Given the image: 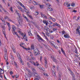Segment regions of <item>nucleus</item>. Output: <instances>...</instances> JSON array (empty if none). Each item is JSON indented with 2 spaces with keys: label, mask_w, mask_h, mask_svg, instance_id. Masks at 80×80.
<instances>
[{
  "label": "nucleus",
  "mask_w": 80,
  "mask_h": 80,
  "mask_svg": "<svg viewBox=\"0 0 80 80\" xmlns=\"http://www.w3.org/2000/svg\"><path fill=\"white\" fill-rule=\"evenodd\" d=\"M44 75H45V76H48V75L47 74V73H44Z\"/></svg>",
  "instance_id": "obj_61"
},
{
  "label": "nucleus",
  "mask_w": 80,
  "mask_h": 80,
  "mask_svg": "<svg viewBox=\"0 0 80 80\" xmlns=\"http://www.w3.org/2000/svg\"><path fill=\"white\" fill-rule=\"evenodd\" d=\"M39 7L41 8V9H42L43 8V5H39Z\"/></svg>",
  "instance_id": "obj_31"
},
{
  "label": "nucleus",
  "mask_w": 80,
  "mask_h": 80,
  "mask_svg": "<svg viewBox=\"0 0 80 80\" xmlns=\"http://www.w3.org/2000/svg\"><path fill=\"white\" fill-rule=\"evenodd\" d=\"M12 31H15V30H16V28H15V27L14 25H13L12 26Z\"/></svg>",
  "instance_id": "obj_17"
},
{
  "label": "nucleus",
  "mask_w": 80,
  "mask_h": 80,
  "mask_svg": "<svg viewBox=\"0 0 80 80\" xmlns=\"http://www.w3.org/2000/svg\"><path fill=\"white\" fill-rule=\"evenodd\" d=\"M38 67V68H39V69H40V70H43V68L41 67H40V66H39V67Z\"/></svg>",
  "instance_id": "obj_37"
},
{
  "label": "nucleus",
  "mask_w": 80,
  "mask_h": 80,
  "mask_svg": "<svg viewBox=\"0 0 80 80\" xmlns=\"http://www.w3.org/2000/svg\"><path fill=\"white\" fill-rule=\"evenodd\" d=\"M62 33L63 34H65V31H62Z\"/></svg>",
  "instance_id": "obj_58"
},
{
  "label": "nucleus",
  "mask_w": 80,
  "mask_h": 80,
  "mask_svg": "<svg viewBox=\"0 0 80 80\" xmlns=\"http://www.w3.org/2000/svg\"><path fill=\"white\" fill-rule=\"evenodd\" d=\"M48 10H49V11H52V10H53V9L51 8H48Z\"/></svg>",
  "instance_id": "obj_27"
},
{
  "label": "nucleus",
  "mask_w": 80,
  "mask_h": 80,
  "mask_svg": "<svg viewBox=\"0 0 80 80\" xmlns=\"http://www.w3.org/2000/svg\"><path fill=\"white\" fill-rule=\"evenodd\" d=\"M47 23H48L49 25H51L52 24V23L50 21H47Z\"/></svg>",
  "instance_id": "obj_33"
},
{
  "label": "nucleus",
  "mask_w": 80,
  "mask_h": 80,
  "mask_svg": "<svg viewBox=\"0 0 80 80\" xmlns=\"http://www.w3.org/2000/svg\"><path fill=\"white\" fill-rule=\"evenodd\" d=\"M1 28H2V32L3 33L5 32V26H1Z\"/></svg>",
  "instance_id": "obj_10"
},
{
  "label": "nucleus",
  "mask_w": 80,
  "mask_h": 80,
  "mask_svg": "<svg viewBox=\"0 0 80 80\" xmlns=\"http://www.w3.org/2000/svg\"><path fill=\"white\" fill-rule=\"evenodd\" d=\"M76 18H77V17L76 16H74L73 17V19H76Z\"/></svg>",
  "instance_id": "obj_63"
},
{
  "label": "nucleus",
  "mask_w": 80,
  "mask_h": 80,
  "mask_svg": "<svg viewBox=\"0 0 80 80\" xmlns=\"http://www.w3.org/2000/svg\"><path fill=\"white\" fill-rule=\"evenodd\" d=\"M4 73V70L3 71H0V74H3Z\"/></svg>",
  "instance_id": "obj_30"
},
{
  "label": "nucleus",
  "mask_w": 80,
  "mask_h": 80,
  "mask_svg": "<svg viewBox=\"0 0 80 80\" xmlns=\"http://www.w3.org/2000/svg\"><path fill=\"white\" fill-rule=\"evenodd\" d=\"M44 60L45 61V67L46 68H47L48 67V65L47 64V60L46 58H44Z\"/></svg>",
  "instance_id": "obj_5"
},
{
  "label": "nucleus",
  "mask_w": 80,
  "mask_h": 80,
  "mask_svg": "<svg viewBox=\"0 0 80 80\" xmlns=\"http://www.w3.org/2000/svg\"><path fill=\"white\" fill-rule=\"evenodd\" d=\"M78 19H76V21H78V20H79V19L80 18V17H78L77 18Z\"/></svg>",
  "instance_id": "obj_57"
},
{
  "label": "nucleus",
  "mask_w": 80,
  "mask_h": 80,
  "mask_svg": "<svg viewBox=\"0 0 80 80\" xmlns=\"http://www.w3.org/2000/svg\"><path fill=\"white\" fill-rule=\"evenodd\" d=\"M31 48L32 50H33H33H34V45H31Z\"/></svg>",
  "instance_id": "obj_28"
},
{
  "label": "nucleus",
  "mask_w": 80,
  "mask_h": 80,
  "mask_svg": "<svg viewBox=\"0 0 80 80\" xmlns=\"http://www.w3.org/2000/svg\"><path fill=\"white\" fill-rule=\"evenodd\" d=\"M27 65L28 67H29V68H30V63L28 62L27 63Z\"/></svg>",
  "instance_id": "obj_34"
},
{
  "label": "nucleus",
  "mask_w": 80,
  "mask_h": 80,
  "mask_svg": "<svg viewBox=\"0 0 80 80\" xmlns=\"http://www.w3.org/2000/svg\"><path fill=\"white\" fill-rule=\"evenodd\" d=\"M10 10L11 12H13V8H12V7L10 8Z\"/></svg>",
  "instance_id": "obj_51"
},
{
  "label": "nucleus",
  "mask_w": 80,
  "mask_h": 80,
  "mask_svg": "<svg viewBox=\"0 0 80 80\" xmlns=\"http://www.w3.org/2000/svg\"><path fill=\"white\" fill-rule=\"evenodd\" d=\"M3 33L6 38V39H7V37H6V34L5 33V32H3Z\"/></svg>",
  "instance_id": "obj_41"
},
{
  "label": "nucleus",
  "mask_w": 80,
  "mask_h": 80,
  "mask_svg": "<svg viewBox=\"0 0 80 80\" xmlns=\"http://www.w3.org/2000/svg\"><path fill=\"white\" fill-rule=\"evenodd\" d=\"M28 35H29V36H32V34L31 33V31H30V30L29 32H28Z\"/></svg>",
  "instance_id": "obj_20"
},
{
  "label": "nucleus",
  "mask_w": 80,
  "mask_h": 80,
  "mask_svg": "<svg viewBox=\"0 0 80 80\" xmlns=\"http://www.w3.org/2000/svg\"><path fill=\"white\" fill-rule=\"evenodd\" d=\"M20 6H21V7H23L24 5H23V4L21 3H20Z\"/></svg>",
  "instance_id": "obj_46"
},
{
  "label": "nucleus",
  "mask_w": 80,
  "mask_h": 80,
  "mask_svg": "<svg viewBox=\"0 0 80 80\" xmlns=\"http://www.w3.org/2000/svg\"><path fill=\"white\" fill-rule=\"evenodd\" d=\"M23 38H24V40H25L27 42H28V39H27V37L26 36V34H24L23 36Z\"/></svg>",
  "instance_id": "obj_11"
},
{
  "label": "nucleus",
  "mask_w": 80,
  "mask_h": 80,
  "mask_svg": "<svg viewBox=\"0 0 80 80\" xmlns=\"http://www.w3.org/2000/svg\"><path fill=\"white\" fill-rule=\"evenodd\" d=\"M40 14L43 18H44L45 19H47V17L44 14H42V13L41 12Z\"/></svg>",
  "instance_id": "obj_8"
},
{
  "label": "nucleus",
  "mask_w": 80,
  "mask_h": 80,
  "mask_svg": "<svg viewBox=\"0 0 80 80\" xmlns=\"http://www.w3.org/2000/svg\"><path fill=\"white\" fill-rule=\"evenodd\" d=\"M33 52L34 55H38L39 54V51L38 49H36L35 50L34 49Z\"/></svg>",
  "instance_id": "obj_1"
},
{
  "label": "nucleus",
  "mask_w": 80,
  "mask_h": 80,
  "mask_svg": "<svg viewBox=\"0 0 80 80\" xmlns=\"http://www.w3.org/2000/svg\"><path fill=\"white\" fill-rule=\"evenodd\" d=\"M34 75L38 79H40V76L38 75H37V73H35Z\"/></svg>",
  "instance_id": "obj_14"
},
{
  "label": "nucleus",
  "mask_w": 80,
  "mask_h": 80,
  "mask_svg": "<svg viewBox=\"0 0 80 80\" xmlns=\"http://www.w3.org/2000/svg\"><path fill=\"white\" fill-rule=\"evenodd\" d=\"M10 75H12V74H13V72L11 71L10 72Z\"/></svg>",
  "instance_id": "obj_59"
},
{
  "label": "nucleus",
  "mask_w": 80,
  "mask_h": 80,
  "mask_svg": "<svg viewBox=\"0 0 80 80\" xmlns=\"http://www.w3.org/2000/svg\"><path fill=\"white\" fill-rule=\"evenodd\" d=\"M8 18H8V16H5L4 17V19H5V20H6V19H8Z\"/></svg>",
  "instance_id": "obj_35"
},
{
  "label": "nucleus",
  "mask_w": 80,
  "mask_h": 80,
  "mask_svg": "<svg viewBox=\"0 0 80 80\" xmlns=\"http://www.w3.org/2000/svg\"><path fill=\"white\" fill-rule=\"evenodd\" d=\"M45 38L47 40V41H48V38H47V37H45Z\"/></svg>",
  "instance_id": "obj_62"
},
{
  "label": "nucleus",
  "mask_w": 80,
  "mask_h": 80,
  "mask_svg": "<svg viewBox=\"0 0 80 80\" xmlns=\"http://www.w3.org/2000/svg\"><path fill=\"white\" fill-rule=\"evenodd\" d=\"M55 26H57V27H60V25L59 24H58L57 22L54 23L52 26L53 27H55Z\"/></svg>",
  "instance_id": "obj_6"
},
{
  "label": "nucleus",
  "mask_w": 80,
  "mask_h": 80,
  "mask_svg": "<svg viewBox=\"0 0 80 80\" xmlns=\"http://www.w3.org/2000/svg\"><path fill=\"white\" fill-rule=\"evenodd\" d=\"M5 52V55H7V49H5L4 50Z\"/></svg>",
  "instance_id": "obj_32"
},
{
  "label": "nucleus",
  "mask_w": 80,
  "mask_h": 80,
  "mask_svg": "<svg viewBox=\"0 0 80 80\" xmlns=\"http://www.w3.org/2000/svg\"><path fill=\"white\" fill-rule=\"evenodd\" d=\"M70 4H67V7H70Z\"/></svg>",
  "instance_id": "obj_49"
},
{
  "label": "nucleus",
  "mask_w": 80,
  "mask_h": 80,
  "mask_svg": "<svg viewBox=\"0 0 80 80\" xmlns=\"http://www.w3.org/2000/svg\"><path fill=\"white\" fill-rule=\"evenodd\" d=\"M25 12L26 13V14L28 16V13H30V12L27 9H25Z\"/></svg>",
  "instance_id": "obj_16"
},
{
  "label": "nucleus",
  "mask_w": 80,
  "mask_h": 80,
  "mask_svg": "<svg viewBox=\"0 0 80 80\" xmlns=\"http://www.w3.org/2000/svg\"><path fill=\"white\" fill-rule=\"evenodd\" d=\"M28 76L29 77H32V72H30V70L29 69H28Z\"/></svg>",
  "instance_id": "obj_9"
},
{
  "label": "nucleus",
  "mask_w": 80,
  "mask_h": 80,
  "mask_svg": "<svg viewBox=\"0 0 80 80\" xmlns=\"http://www.w3.org/2000/svg\"><path fill=\"white\" fill-rule=\"evenodd\" d=\"M51 58H52V60L54 62H55L56 63H57V60L55 58V57H51Z\"/></svg>",
  "instance_id": "obj_7"
},
{
  "label": "nucleus",
  "mask_w": 80,
  "mask_h": 80,
  "mask_svg": "<svg viewBox=\"0 0 80 80\" xmlns=\"http://www.w3.org/2000/svg\"><path fill=\"white\" fill-rule=\"evenodd\" d=\"M33 64L34 66H37V67H38L39 65V64H38V62H34Z\"/></svg>",
  "instance_id": "obj_15"
},
{
  "label": "nucleus",
  "mask_w": 80,
  "mask_h": 80,
  "mask_svg": "<svg viewBox=\"0 0 80 80\" xmlns=\"http://www.w3.org/2000/svg\"><path fill=\"white\" fill-rule=\"evenodd\" d=\"M14 65L17 68V64L15 62H14Z\"/></svg>",
  "instance_id": "obj_48"
},
{
  "label": "nucleus",
  "mask_w": 80,
  "mask_h": 80,
  "mask_svg": "<svg viewBox=\"0 0 80 80\" xmlns=\"http://www.w3.org/2000/svg\"><path fill=\"white\" fill-rule=\"evenodd\" d=\"M29 62H30L31 63H32V64H33V63L34 62L33 61L32 62L31 61H29Z\"/></svg>",
  "instance_id": "obj_52"
},
{
  "label": "nucleus",
  "mask_w": 80,
  "mask_h": 80,
  "mask_svg": "<svg viewBox=\"0 0 80 80\" xmlns=\"http://www.w3.org/2000/svg\"><path fill=\"white\" fill-rule=\"evenodd\" d=\"M6 23L8 25V30L9 31H10V29H11V27H10V23L7 22Z\"/></svg>",
  "instance_id": "obj_12"
},
{
  "label": "nucleus",
  "mask_w": 80,
  "mask_h": 80,
  "mask_svg": "<svg viewBox=\"0 0 80 80\" xmlns=\"http://www.w3.org/2000/svg\"><path fill=\"white\" fill-rule=\"evenodd\" d=\"M64 37H65V38H69V36L67 34L64 35Z\"/></svg>",
  "instance_id": "obj_25"
},
{
  "label": "nucleus",
  "mask_w": 80,
  "mask_h": 80,
  "mask_svg": "<svg viewBox=\"0 0 80 80\" xmlns=\"http://www.w3.org/2000/svg\"><path fill=\"white\" fill-rule=\"evenodd\" d=\"M61 51L63 53V54H64V55L66 56V54H65V52H64V51H63V48H61Z\"/></svg>",
  "instance_id": "obj_22"
},
{
  "label": "nucleus",
  "mask_w": 80,
  "mask_h": 80,
  "mask_svg": "<svg viewBox=\"0 0 80 80\" xmlns=\"http://www.w3.org/2000/svg\"><path fill=\"white\" fill-rule=\"evenodd\" d=\"M74 52L76 53H77H77H78V52H77V49H75L74 51Z\"/></svg>",
  "instance_id": "obj_43"
},
{
  "label": "nucleus",
  "mask_w": 80,
  "mask_h": 80,
  "mask_svg": "<svg viewBox=\"0 0 80 80\" xmlns=\"http://www.w3.org/2000/svg\"><path fill=\"white\" fill-rule=\"evenodd\" d=\"M31 69L34 73H35V72H36V70H35V69L34 68H31Z\"/></svg>",
  "instance_id": "obj_24"
},
{
  "label": "nucleus",
  "mask_w": 80,
  "mask_h": 80,
  "mask_svg": "<svg viewBox=\"0 0 80 80\" xmlns=\"http://www.w3.org/2000/svg\"><path fill=\"white\" fill-rule=\"evenodd\" d=\"M8 20H9V21H10V22H13V21H12V20H11V19H10V18H8Z\"/></svg>",
  "instance_id": "obj_42"
},
{
  "label": "nucleus",
  "mask_w": 80,
  "mask_h": 80,
  "mask_svg": "<svg viewBox=\"0 0 80 80\" xmlns=\"http://www.w3.org/2000/svg\"><path fill=\"white\" fill-rule=\"evenodd\" d=\"M50 18L51 19V20H52L53 21V22H55V18H52V17H50V18Z\"/></svg>",
  "instance_id": "obj_21"
},
{
  "label": "nucleus",
  "mask_w": 80,
  "mask_h": 80,
  "mask_svg": "<svg viewBox=\"0 0 80 80\" xmlns=\"http://www.w3.org/2000/svg\"><path fill=\"white\" fill-rule=\"evenodd\" d=\"M49 34H50V33H48V32H47V33H46V35H47V36H48V37H49V36H50Z\"/></svg>",
  "instance_id": "obj_45"
},
{
  "label": "nucleus",
  "mask_w": 80,
  "mask_h": 80,
  "mask_svg": "<svg viewBox=\"0 0 80 80\" xmlns=\"http://www.w3.org/2000/svg\"><path fill=\"white\" fill-rule=\"evenodd\" d=\"M24 18H25V19H26V20L27 21H28V18H27V17H26L24 15Z\"/></svg>",
  "instance_id": "obj_36"
},
{
  "label": "nucleus",
  "mask_w": 80,
  "mask_h": 80,
  "mask_svg": "<svg viewBox=\"0 0 80 80\" xmlns=\"http://www.w3.org/2000/svg\"><path fill=\"white\" fill-rule=\"evenodd\" d=\"M38 13H38V11H37L35 12V14L36 15H38Z\"/></svg>",
  "instance_id": "obj_38"
},
{
  "label": "nucleus",
  "mask_w": 80,
  "mask_h": 80,
  "mask_svg": "<svg viewBox=\"0 0 80 80\" xmlns=\"http://www.w3.org/2000/svg\"><path fill=\"white\" fill-rule=\"evenodd\" d=\"M1 20H2V22L3 23V24L4 25H6V23L5 22V20H2V19H1Z\"/></svg>",
  "instance_id": "obj_19"
},
{
  "label": "nucleus",
  "mask_w": 80,
  "mask_h": 80,
  "mask_svg": "<svg viewBox=\"0 0 80 80\" xmlns=\"http://www.w3.org/2000/svg\"><path fill=\"white\" fill-rule=\"evenodd\" d=\"M48 30H49V28L47 27V32H48Z\"/></svg>",
  "instance_id": "obj_64"
},
{
  "label": "nucleus",
  "mask_w": 80,
  "mask_h": 80,
  "mask_svg": "<svg viewBox=\"0 0 80 80\" xmlns=\"http://www.w3.org/2000/svg\"><path fill=\"white\" fill-rule=\"evenodd\" d=\"M22 47L23 48H24V49H25L26 50H27V48H25L23 46H22Z\"/></svg>",
  "instance_id": "obj_44"
},
{
  "label": "nucleus",
  "mask_w": 80,
  "mask_h": 80,
  "mask_svg": "<svg viewBox=\"0 0 80 80\" xmlns=\"http://www.w3.org/2000/svg\"><path fill=\"white\" fill-rule=\"evenodd\" d=\"M44 46L46 48V49H47V50H50V49H49V48L47 47V46L45 44H43Z\"/></svg>",
  "instance_id": "obj_23"
},
{
  "label": "nucleus",
  "mask_w": 80,
  "mask_h": 80,
  "mask_svg": "<svg viewBox=\"0 0 80 80\" xmlns=\"http://www.w3.org/2000/svg\"><path fill=\"white\" fill-rule=\"evenodd\" d=\"M57 30V28H53V29H52V31L55 32V31H56Z\"/></svg>",
  "instance_id": "obj_40"
},
{
  "label": "nucleus",
  "mask_w": 80,
  "mask_h": 80,
  "mask_svg": "<svg viewBox=\"0 0 80 80\" xmlns=\"http://www.w3.org/2000/svg\"><path fill=\"white\" fill-rule=\"evenodd\" d=\"M18 9L20 10V11H21L22 12V7L20 6H18Z\"/></svg>",
  "instance_id": "obj_29"
},
{
  "label": "nucleus",
  "mask_w": 80,
  "mask_h": 80,
  "mask_svg": "<svg viewBox=\"0 0 80 80\" xmlns=\"http://www.w3.org/2000/svg\"><path fill=\"white\" fill-rule=\"evenodd\" d=\"M4 59L5 60H7V55H4Z\"/></svg>",
  "instance_id": "obj_26"
},
{
  "label": "nucleus",
  "mask_w": 80,
  "mask_h": 80,
  "mask_svg": "<svg viewBox=\"0 0 80 80\" xmlns=\"http://www.w3.org/2000/svg\"><path fill=\"white\" fill-rule=\"evenodd\" d=\"M43 23L46 24L47 26L48 25V22H47V21H46V20H43Z\"/></svg>",
  "instance_id": "obj_18"
},
{
  "label": "nucleus",
  "mask_w": 80,
  "mask_h": 80,
  "mask_svg": "<svg viewBox=\"0 0 80 80\" xmlns=\"http://www.w3.org/2000/svg\"><path fill=\"white\" fill-rule=\"evenodd\" d=\"M17 14L18 15V17H19V18H20V14H19V13L18 12L17 13Z\"/></svg>",
  "instance_id": "obj_60"
},
{
  "label": "nucleus",
  "mask_w": 80,
  "mask_h": 80,
  "mask_svg": "<svg viewBox=\"0 0 80 80\" xmlns=\"http://www.w3.org/2000/svg\"><path fill=\"white\" fill-rule=\"evenodd\" d=\"M0 8H2L3 10H4V9H3V8H2V6L0 4Z\"/></svg>",
  "instance_id": "obj_55"
},
{
  "label": "nucleus",
  "mask_w": 80,
  "mask_h": 80,
  "mask_svg": "<svg viewBox=\"0 0 80 80\" xmlns=\"http://www.w3.org/2000/svg\"><path fill=\"white\" fill-rule=\"evenodd\" d=\"M71 5L72 7H74V6H75V4H74L73 3H72L71 4Z\"/></svg>",
  "instance_id": "obj_53"
},
{
  "label": "nucleus",
  "mask_w": 80,
  "mask_h": 80,
  "mask_svg": "<svg viewBox=\"0 0 80 80\" xmlns=\"http://www.w3.org/2000/svg\"><path fill=\"white\" fill-rule=\"evenodd\" d=\"M18 32L19 34H22V32L20 31H18Z\"/></svg>",
  "instance_id": "obj_54"
},
{
  "label": "nucleus",
  "mask_w": 80,
  "mask_h": 80,
  "mask_svg": "<svg viewBox=\"0 0 80 80\" xmlns=\"http://www.w3.org/2000/svg\"><path fill=\"white\" fill-rule=\"evenodd\" d=\"M78 33V34L80 36V31L79 30V29L78 28H77L76 29V33L77 34V33Z\"/></svg>",
  "instance_id": "obj_13"
},
{
  "label": "nucleus",
  "mask_w": 80,
  "mask_h": 80,
  "mask_svg": "<svg viewBox=\"0 0 80 80\" xmlns=\"http://www.w3.org/2000/svg\"><path fill=\"white\" fill-rule=\"evenodd\" d=\"M0 8H2L3 10H4V9H3V8H2V6L0 4Z\"/></svg>",
  "instance_id": "obj_56"
},
{
  "label": "nucleus",
  "mask_w": 80,
  "mask_h": 80,
  "mask_svg": "<svg viewBox=\"0 0 80 80\" xmlns=\"http://www.w3.org/2000/svg\"><path fill=\"white\" fill-rule=\"evenodd\" d=\"M37 36L38 37L37 39L38 42H41V41H42L43 42H45V40L43 39L42 38H41V37H40V36L39 35H38Z\"/></svg>",
  "instance_id": "obj_2"
},
{
  "label": "nucleus",
  "mask_w": 80,
  "mask_h": 80,
  "mask_svg": "<svg viewBox=\"0 0 80 80\" xmlns=\"http://www.w3.org/2000/svg\"><path fill=\"white\" fill-rule=\"evenodd\" d=\"M28 17H29L30 18H31V19H32V16L29 15H28Z\"/></svg>",
  "instance_id": "obj_47"
},
{
  "label": "nucleus",
  "mask_w": 80,
  "mask_h": 80,
  "mask_svg": "<svg viewBox=\"0 0 80 80\" xmlns=\"http://www.w3.org/2000/svg\"><path fill=\"white\" fill-rule=\"evenodd\" d=\"M17 56L18 57V59L20 61V62L21 63H22V65L23 64V62H22V60L21 59V57H20V54H19V53H18L17 54Z\"/></svg>",
  "instance_id": "obj_3"
},
{
  "label": "nucleus",
  "mask_w": 80,
  "mask_h": 80,
  "mask_svg": "<svg viewBox=\"0 0 80 80\" xmlns=\"http://www.w3.org/2000/svg\"><path fill=\"white\" fill-rule=\"evenodd\" d=\"M12 50H14L15 49V46H12Z\"/></svg>",
  "instance_id": "obj_50"
},
{
  "label": "nucleus",
  "mask_w": 80,
  "mask_h": 80,
  "mask_svg": "<svg viewBox=\"0 0 80 80\" xmlns=\"http://www.w3.org/2000/svg\"><path fill=\"white\" fill-rule=\"evenodd\" d=\"M12 34L14 35H17V36H18V38H20V37L18 36V33H17V32H15V31H12Z\"/></svg>",
  "instance_id": "obj_4"
},
{
  "label": "nucleus",
  "mask_w": 80,
  "mask_h": 80,
  "mask_svg": "<svg viewBox=\"0 0 80 80\" xmlns=\"http://www.w3.org/2000/svg\"><path fill=\"white\" fill-rule=\"evenodd\" d=\"M68 3L67 2H65L64 3V5H67V4H68Z\"/></svg>",
  "instance_id": "obj_39"
}]
</instances>
